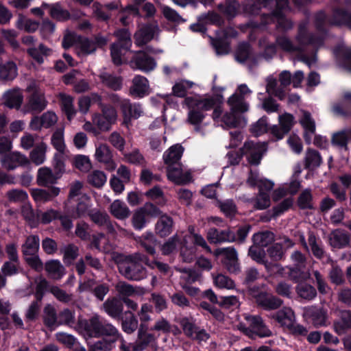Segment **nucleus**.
Returning a JSON list of instances; mask_svg holds the SVG:
<instances>
[{
  "label": "nucleus",
  "mask_w": 351,
  "mask_h": 351,
  "mask_svg": "<svg viewBox=\"0 0 351 351\" xmlns=\"http://www.w3.org/2000/svg\"><path fill=\"white\" fill-rule=\"evenodd\" d=\"M184 103L189 109L187 121L195 126L202 122L206 111L215 106V99L211 97H189L184 99Z\"/></svg>",
  "instance_id": "nucleus-1"
},
{
  "label": "nucleus",
  "mask_w": 351,
  "mask_h": 351,
  "mask_svg": "<svg viewBox=\"0 0 351 351\" xmlns=\"http://www.w3.org/2000/svg\"><path fill=\"white\" fill-rule=\"evenodd\" d=\"M141 263L148 265V259L144 255L136 253L127 257L125 261L119 263V269L125 278L140 280L145 276V271Z\"/></svg>",
  "instance_id": "nucleus-2"
},
{
  "label": "nucleus",
  "mask_w": 351,
  "mask_h": 351,
  "mask_svg": "<svg viewBox=\"0 0 351 351\" xmlns=\"http://www.w3.org/2000/svg\"><path fill=\"white\" fill-rule=\"evenodd\" d=\"M250 185H256L259 189V193L253 200V205L256 209L263 210L270 206L271 201L269 192L274 188V182L271 180L261 178L257 173H250L247 179Z\"/></svg>",
  "instance_id": "nucleus-3"
},
{
  "label": "nucleus",
  "mask_w": 351,
  "mask_h": 351,
  "mask_svg": "<svg viewBox=\"0 0 351 351\" xmlns=\"http://www.w3.org/2000/svg\"><path fill=\"white\" fill-rule=\"evenodd\" d=\"M80 326L84 329V332L88 337H97L106 335L111 337V342H114L119 337L118 330L110 324H103L100 322L97 315L93 316L89 322L82 320Z\"/></svg>",
  "instance_id": "nucleus-4"
},
{
  "label": "nucleus",
  "mask_w": 351,
  "mask_h": 351,
  "mask_svg": "<svg viewBox=\"0 0 351 351\" xmlns=\"http://www.w3.org/2000/svg\"><path fill=\"white\" fill-rule=\"evenodd\" d=\"M108 99L112 104L120 107L123 124L125 125H128L132 119H137L143 114V110L141 104H132L129 99L121 98L117 94H110Z\"/></svg>",
  "instance_id": "nucleus-5"
},
{
  "label": "nucleus",
  "mask_w": 351,
  "mask_h": 351,
  "mask_svg": "<svg viewBox=\"0 0 351 351\" xmlns=\"http://www.w3.org/2000/svg\"><path fill=\"white\" fill-rule=\"evenodd\" d=\"M26 91L29 93V95L23 110L25 113L41 112L46 108L47 101L38 82L31 81L26 88Z\"/></svg>",
  "instance_id": "nucleus-6"
},
{
  "label": "nucleus",
  "mask_w": 351,
  "mask_h": 351,
  "mask_svg": "<svg viewBox=\"0 0 351 351\" xmlns=\"http://www.w3.org/2000/svg\"><path fill=\"white\" fill-rule=\"evenodd\" d=\"M245 319L250 324V328H246L243 324H238L236 327L251 339L256 337H269L271 332L263 324L262 319L258 316H247Z\"/></svg>",
  "instance_id": "nucleus-7"
},
{
  "label": "nucleus",
  "mask_w": 351,
  "mask_h": 351,
  "mask_svg": "<svg viewBox=\"0 0 351 351\" xmlns=\"http://www.w3.org/2000/svg\"><path fill=\"white\" fill-rule=\"evenodd\" d=\"M251 93V90L246 84L239 85L235 93L228 99L230 109L235 112H247L249 110V104L244 101V98Z\"/></svg>",
  "instance_id": "nucleus-8"
},
{
  "label": "nucleus",
  "mask_w": 351,
  "mask_h": 351,
  "mask_svg": "<svg viewBox=\"0 0 351 351\" xmlns=\"http://www.w3.org/2000/svg\"><path fill=\"white\" fill-rule=\"evenodd\" d=\"M116 36L118 38V43L113 44L111 47V56L112 61L116 64H121V51L119 46L123 49H129L132 46V41L130 34L126 29L119 30L116 32Z\"/></svg>",
  "instance_id": "nucleus-9"
},
{
  "label": "nucleus",
  "mask_w": 351,
  "mask_h": 351,
  "mask_svg": "<svg viewBox=\"0 0 351 351\" xmlns=\"http://www.w3.org/2000/svg\"><path fill=\"white\" fill-rule=\"evenodd\" d=\"M267 150L265 143H254L247 141L245 143L242 152L246 156L247 160L251 164L258 165L264 152Z\"/></svg>",
  "instance_id": "nucleus-10"
},
{
  "label": "nucleus",
  "mask_w": 351,
  "mask_h": 351,
  "mask_svg": "<svg viewBox=\"0 0 351 351\" xmlns=\"http://www.w3.org/2000/svg\"><path fill=\"white\" fill-rule=\"evenodd\" d=\"M94 156L97 161L105 165L106 170L112 171L116 169L117 164L112 159V151L106 144L96 145Z\"/></svg>",
  "instance_id": "nucleus-11"
},
{
  "label": "nucleus",
  "mask_w": 351,
  "mask_h": 351,
  "mask_svg": "<svg viewBox=\"0 0 351 351\" xmlns=\"http://www.w3.org/2000/svg\"><path fill=\"white\" fill-rule=\"evenodd\" d=\"M167 175L168 179L176 184H185L191 180V173L184 169L180 163L167 166Z\"/></svg>",
  "instance_id": "nucleus-12"
},
{
  "label": "nucleus",
  "mask_w": 351,
  "mask_h": 351,
  "mask_svg": "<svg viewBox=\"0 0 351 351\" xmlns=\"http://www.w3.org/2000/svg\"><path fill=\"white\" fill-rule=\"evenodd\" d=\"M58 121L57 115L52 111H47L41 116L34 117L29 123V128L34 131L41 130L43 128H50Z\"/></svg>",
  "instance_id": "nucleus-13"
},
{
  "label": "nucleus",
  "mask_w": 351,
  "mask_h": 351,
  "mask_svg": "<svg viewBox=\"0 0 351 351\" xmlns=\"http://www.w3.org/2000/svg\"><path fill=\"white\" fill-rule=\"evenodd\" d=\"M23 94L21 89L14 88L3 93L1 100L2 104L10 109L21 108L23 103Z\"/></svg>",
  "instance_id": "nucleus-14"
},
{
  "label": "nucleus",
  "mask_w": 351,
  "mask_h": 351,
  "mask_svg": "<svg viewBox=\"0 0 351 351\" xmlns=\"http://www.w3.org/2000/svg\"><path fill=\"white\" fill-rule=\"evenodd\" d=\"M304 317L311 321L315 327L326 325L328 319L327 311L322 308L310 306L304 308Z\"/></svg>",
  "instance_id": "nucleus-15"
},
{
  "label": "nucleus",
  "mask_w": 351,
  "mask_h": 351,
  "mask_svg": "<svg viewBox=\"0 0 351 351\" xmlns=\"http://www.w3.org/2000/svg\"><path fill=\"white\" fill-rule=\"evenodd\" d=\"M221 113L222 110L220 106H215L213 113V119L215 121H219L220 120L225 125L229 128H234L241 125V117L236 115V113H241V112L232 111L230 109V112H226L221 118H220Z\"/></svg>",
  "instance_id": "nucleus-16"
},
{
  "label": "nucleus",
  "mask_w": 351,
  "mask_h": 351,
  "mask_svg": "<svg viewBox=\"0 0 351 351\" xmlns=\"http://www.w3.org/2000/svg\"><path fill=\"white\" fill-rule=\"evenodd\" d=\"M291 259L296 267L290 269V276L297 281L308 278L310 276L309 272L302 271V267L305 261L302 253L298 251L294 252L291 255Z\"/></svg>",
  "instance_id": "nucleus-17"
},
{
  "label": "nucleus",
  "mask_w": 351,
  "mask_h": 351,
  "mask_svg": "<svg viewBox=\"0 0 351 351\" xmlns=\"http://www.w3.org/2000/svg\"><path fill=\"white\" fill-rule=\"evenodd\" d=\"M156 65L154 60L143 52L137 53L134 60L131 61V66L133 68L145 72L153 70Z\"/></svg>",
  "instance_id": "nucleus-18"
},
{
  "label": "nucleus",
  "mask_w": 351,
  "mask_h": 351,
  "mask_svg": "<svg viewBox=\"0 0 351 351\" xmlns=\"http://www.w3.org/2000/svg\"><path fill=\"white\" fill-rule=\"evenodd\" d=\"M149 86L146 77L136 75L132 80V85L130 89V94L136 97H143L149 94Z\"/></svg>",
  "instance_id": "nucleus-19"
},
{
  "label": "nucleus",
  "mask_w": 351,
  "mask_h": 351,
  "mask_svg": "<svg viewBox=\"0 0 351 351\" xmlns=\"http://www.w3.org/2000/svg\"><path fill=\"white\" fill-rule=\"evenodd\" d=\"M158 32V27L157 25H147L143 26L136 34H135V43L138 46H141L146 44L152 39H153L154 35Z\"/></svg>",
  "instance_id": "nucleus-20"
},
{
  "label": "nucleus",
  "mask_w": 351,
  "mask_h": 351,
  "mask_svg": "<svg viewBox=\"0 0 351 351\" xmlns=\"http://www.w3.org/2000/svg\"><path fill=\"white\" fill-rule=\"evenodd\" d=\"M60 193V189L51 187L47 190L34 189L31 191V195L34 199L38 204H43L51 200L53 197L58 196Z\"/></svg>",
  "instance_id": "nucleus-21"
},
{
  "label": "nucleus",
  "mask_w": 351,
  "mask_h": 351,
  "mask_svg": "<svg viewBox=\"0 0 351 351\" xmlns=\"http://www.w3.org/2000/svg\"><path fill=\"white\" fill-rule=\"evenodd\" d=\"M184 152V148L179 144L174 145L169 147L163 154V160L167 166L180 164L179 161Z\"/></svg>",
  "instance_id": "nucleus-22"
},
{
  "label": "nucleus",
  "mask_w": 351,
  "mask_h": 351,
  "mask_svg": "<svg viewBox=\"0 0 351 351\" xmlns=\"http://www.w3.org/2000/svg\"><path fill=\"white\" fill-rule=\"evenodd\" d=\"M207 239L213 243L235 241V237L231 231L228 230L219 231L215 228H210L208 231Z\"/></svg>",
  "instance_id": "nucleus-23"
},
{
  "label": "nucleus",
  "mask_w": 351,
  "mask_h": 351,
  "mask_svg": "<svg viewBox=\"0 0 351 351\" xmlns=\"http://www.w3.org/2000/svg\"><path fill=\"white\" fill-rule=\"evenodd\" d=\"M27 162V158L19 152L10 153L3 156L1 158L2 165L8 169H13Z\"/></svg>",
  "instance_id": "nucleus-24"
},
{
  "label": "nucleus",
  "mask_w": 351,
  "mask_h": 351,
  "mask_svg": "<svg viewBox=\"0 0 351 351\" xmlns=\"http://www.w3.org/2000/svg\"><path fill=\"white\" fill-rule=\"evenodd\" d=\"M300 123L304 129V138L307 143H310L311 135L315 133V123L311 114L305 110H301Z\"/></svg>",
  "instance_id": "nucleus-25"
},
{
  "label": "nucleus",
  "mask_w": 351,
  "mask_h": 351,
  "mask_svg": "<svg viewBox=\"0 0 351 351\" xmlns=\"http://www.w3.org/2000/svg\"><path fill=\"white\" fill-rule=\"evenodd\" d=\"M296 41L298 43H302L304 42V37L303 35L300 34L297 38ZM276 43L278 46L282 50L287 52H293L300 51L302 49V45L301 44L296 45L293 44L287 37L285 36H282L278 37L276 39Z\"/></svg>",
  "instance_id": "nucleus-26"
},
{
  "label": "nucleus",
  "mask_w": 351,
  "mask_h": 351,
  "mask_svg": "<svg viewBox=\"0 0 351 351\" xmlns=\"http://www.w3.org/2000/svg\"><path fill=\"white\" fill-rule=\"evenodd\" d=\"M60 177L58 173H53L48 167H41L38 171L37 182L39 185L47 186L54 184Z\"/></svg>",
  "instance_id": "nucleus-27"
},
{
  "label": "nucleus",
  "mask_w": 351,
  "mask_h": 351,
  "mask_svg": "<svg viewBox=\"0 0 351 351\" xmlns=\"http://www.w3.org/2000/svg\"><path fill=\"white\" fill-rule=\"evenodd\" d=\"M277 322L284 327L291 329L295 324V315L290 308H283L275 315Z\"/></svg>",
  "instance_id": "nucleus-28"
},
{
  "label": "nucleus",
  "mask_w": 351,
  "mask_h": 351,
  "mask_svg": "<svg viewBox=\"0 0 351 351\" xmlns=\"http://www.w3.org/2000/svg\"><path fill=\"white\" fill-rule=\"evenodd\" d=\"M147 327L141 324L138 330V341L133 346L134 351H138L144 349L149 343L155 340L153 335L147 332Z\"/></svg>",
  "instance_id": "nucleus-29"
},
{
  "label": "nucleus",
  "mask_w": 351,
  "mask_h": 351,
  "mask_svg": "<svg viewBox=\"0 0 351 351\" xmlns=\"http://www.w3.org/2000/svg\"><path fill=\"white\" fill-rule=\"evenodd\" d=\"M92 98L95 101H98V105L100 106L105 119H107L111 125L114 124L118 117L116 109L112 106L104 105L101 102V97L96 93L92 94Z\"/></svg>",
  "instance_id": "nucleus-30"
},
{
  "label": "nucleus",
  "mask_w": 351,
  "mask_h": 351,
  "mask_svg": "<svg viewBox=\"0 0 351 351\" xmlns=\"http://www.w3.org/2000/svg\"><path fill=\"white\" fill-rule=\"evenodd\" d=\"M188 243L186 235L183 236L180 247V256L183 262L191 263L196 256V248L195 246H189Z\"/></svg>",
  "instance_id": "nucleus-31"
},
{
  "label": "nucleus",
  "mask_w": 351,
  "mask_h": 351,
  "mask_svg": "<svg viewBox=\"0 0 351 351\" xmlns=\"http://www.w3.org/2000/svg\"><path fill=\"white\" fill-rule=\"evenodd\" d=\"M256 301L258 305L268 310L276 309L282 303L281 300L267 293H261Z\"/></svg>",
  "instance_id": "nucleus-32"
},
{
  "label": "nucleus",
  "mask_w": 351,
  "mask_h": 351,
  "mask_svg": "<svg viewBox=\"0 0 351 351\" xmlns=\"http://www.w3.org/2000/svg\"><path fill=\"white\" fill-rule=\"evenodd\" d=\"M110 211L114 217L119 219L128 217L130 213L126 204L119 199L114 200L112 203Z\"/></svg>",
  "instance_id": "nucleus-33"
},
{
  "label": "nucleus",
  "mask_w": 351,
  "mask_h": 351,
  "mask_svg": "<svg viewBox=\"0 0 351 351\" xmlns=\"http://www.w3.org/2000/svg\"><path fill=\"white\" fill-rule=\"evenodd\" d=\"M45 270L53 279H60L64 275V268L59 261L51 260L45 263Z\"/></svg>",
  "instance_id": "nucleus-34"
},
{
  "label": "nucleus",
  "mask_w": 351,
  "mask_h": 351,
  "mask_svg": "<svg viewBox=\"0 0 351 351\" xmlns=\"http://www.w3.org/2000/svg\"><path fill=\"white\" fill-rule=\"evenodd\" d=\"M97 47L93 41L86 38L80 39L75 45L76 53L79 56H84L95 51Z\"/></svg>",
  "instance_id": "nucleus-35"
},
{
  "label": "nucleus",
  "mask_w": 351,
  "mask_h": 351,
  "mask_svg": "<svg viewBox=\"0 0 351 351\" xmlns=\"http://www.w3.org/2000/svg\"><path fill=\"white\" fill-rule=\"evenodd\" d=\"M40 246V240L38 236L31 235L28 237L22 245V252L24 256L37 254Z\"/></svg>",
  "instance_id": "nucleus-36"
},
{
  "label": "nucleus",
  "mask_w": 351,
  "mask_h": 351,
  "mask_svg": "<svg viewBox=\"0 0 351 351\" xmlns=\"http://www.w3.org/2000/svg\"><path fill=\"white\" fill-rule=\"evenodd\" d=\"M173 221L171 217L162 216L156 225V232L160 237L169 235L172 230Z\"/></svg>",
  "instance_id": "nucleus-37"
},
{
  "label": "nucleus",
  "mask_w": 351,
  "mask_h": 351,
  "mask_svg": "<svg viewBox=\"0 0 351 351\" xmlns=\"http://www.w3.org/2000/svg\"><path fill=\"white\" fill-rule=\"evenodd\" d=\"M47 144L43 142L38 143L30 153V159L37 165L44 162L45 160V153L47 151Z\"/></svg>",
  "instance_id": "nucleus-38"
},
{
  "label": "nucleus",
  "mask_w": 351,
  "mask_h": 351,
  "mask_svg": "<svg viewBox=\"0 0 351 351\" xmlns=\"http://www.w3.org/2000/svg\"><path fill=\"white\" fill-rule=\"evenodd\" d=\"M349 241L348 234L341 230H335L330 236V243L333 247H343L349 243Z\"/></svg>",
  "instance_id": "nucleus-39"
},
{
  "label": "nucleus",
  "mask_w": 351,
  "mask_h": 351,
  "mask_svg": "<svg viewBox=\"0 0 351 351\" xmlns=\"http://www.w3.org/2000/svg\"><path fill=\"white\" fill-rule=\"evenodd\" d=\"M116 289L117 291L123 296L141 295L144 294L145 290L140 287H134L123 282H119Z\"/></svg>",
  "instance_id": "nucleus-40"
},
{
  "label": "nucleus",
  "mask_w": 351,
  "mask_h": 351,
  "mask_svg": "<svg viewBox=\"0 0 351 351\" xmlns=\"http://www.w3.org/2000/svg\"><path fill=\"white\" fill-rule=\"evenodd\" d=\"M104 311L111 317H119L123 311L121 303L115 298L108 300L104 303Z\"/></svg>",
  "instance_id": "nucleus-41"
},
{
  "label": "nucleus",
  "mask_w": 351,
  "mask_h": 351,
  "mask_svg": "<svg viewBox=\"0 0 351 351\" xmlns=\"http://www.w3.org/2000/svg\"><path fill=\"white\" fill-rule=\"evenodd\" d=\"M183 236L176 234L166 241L161 247L163 254L168 255L174 252L177 247H180Z\"/></svg>",
  "instance_id": "nucleus-42"
},
{
  "label": "nucleus",
  "mask_w": 351,
  "mask_h": 351,
  "mask_svg": "<svg viewBox=\"0 0 351 351\" xmlns=\"http://www.w3.org/2000/svg\"><path fill=\"white\" fill-rule=\"evenodd\" d=\"M59 97L61 99L62 109L66 113L67 119L71 120L76 113V110L73 104V97L64 93H60Z\"/></svg>",
  "instance_id": "nucleus-43"
},
{
  "label": "nucleus",
  "mask_w": 351,
  "mask_h": 351,
  "mask_svg": "<svg viewBox=\"0 0 351 351\" xmlns=\"http://www.w3.org/2000/svg\"><path fill=\"white\" fill-rule=\"evenodd\" d=\"M16 75L17 69L14 62H8L0 68V78L4 81L13 80Z\"/></svg>",
  "instance_id": "nucleus-44"
},
{
  "label": "nucleus",
  "mask_w": 351,
  "mask_h": 351,
  "mask_svg": "<svg viewBox=\"0 0 351 351\" xmlns=\"http://www.w3.org/2000/svg\"><path fill=\"white\" fill-rule=\"evenodd\" d=\"M51 144L58 152H65L66 145L64 138V130L58 129L51 136Z\"/></svg>",
  "instance_id": "nucleus-45"
},
{
  "label": "nucleus",
  "mask_w": 351,
  "mask_h": 351,
  "mask_svg": "<svg viewBox=\"0 0 351 351\" xmlns=\"http://www.w3.org/2000/svg\"><path fill=\"white\" fill-rule=\"evenodd\" d=\"M16 26L20 29L33 32L38 28L39 25L37 22L28 19L20 14L16 21Z\"/></svg>",
  "instance_id": "nucleus-46"
},
{
  "label": "nucleus",
  "mask_w": 351,
  "mask_h": 351,
  "mask_svg": "<svg viewBox=\"0 0 351 351\" xmlns=\"http://www.w3.org/2000/svg\"><path fill=\"white\" fill-rule=\"evenodd\" d=\"M89 215L94 223L99 226L106 225L109 232H112L114 231L112 226L109 223V217L106 213L95 211Z\"/></svg>",
  "instance_id": "nucleus-47"
},
{
  "label": "nucleus",
  "mask_w": 351,
  "mask_h": 351,
  "mask_svg": "<svg viewBox=\"0 0 351 351\" xmlns=\"http://www.w3.org/2000/svg\"><path fill=\"white\" fill-rule=\"evenodd\" d=\"M274 241V234L270 232L255 234L253 236L254 245L266 247Z\"/></svg>",
  "instance_id": "nucleus-48"
},
{
  "label": "nucleus",
  "mask_w": 351,
  "mask_h": 351,
  "mask_svg": "<svg viewBox=\"0 0 351 351\" xmlns=\"http://www.w3.org/2000/svg\"><path fill=\"white\" fill-rule=\"evenodd\" d=\"M102 82L108 87L118 90L121 89L122 86L121 79L117 77L112 76L108 73H102L100 75Z\"/></svg>",
  "instance_id": "nucleus-49"
},
{
  "label": "nucleus",
  "mask_w": 351,
  "mask_h": 351,
  "mask_svg": "<svg viewBox=\"0 0 351 351\" xmlns=\"http://www.w3.org/2000/svg\"><path fill=\"white\" fill-rule=\"evenodd\" d=\"M194 83L188 80H181L176 82L172 88L174 95L183 97L186 95L188 89L193 86Z\"/></svg>",
  "instance_id": "nucleus-50"
},
{
  "label": "nucleus",
  "mask_w": 351,
  "mask_h": 351,
  "mask_svg": "<svg viewBox=\"0 0 351 351\" xmlns=\"http://www.w3.org/2000/svg\"><path fill=\"white\" fill-rule=\"evenodd\" d=\"M29 54L38 63L43 62V56H49L51 53L50 49L43 45H40L38 48H30L28 49Z\"/></svg>",
  "instance_id": "nucleus-51"
},
{
  "label": "nucleus",
  "mask_w": 351,
  "mask_h": 351,
  "mask_svg": "<svg viewBox=\"0 0 351 351\" xmlns=\"http://www.w3.org/2000/svg\"><path fill=\"white\" fill-rule=\"evenodd\" d=\"M297 292L298 295L305 300L313 299L317 293L313 287L306 284H300L297 287Z\"/></svg>",
  "instance_id": "nucleus-52"
},
{
  "label": "nucleus",
  "mask_w": 351,
  "mask_h": 351,
  "mask_svg": "<svg viewBox=\"0 0 351 351\" xmlns=\"http://www.w3.org/2000/svg\"><path fill=\"white\" fill-rule=\"evenodd\" d=\"M145 195L149 199L163 204L166 202L164 193L159 186H154L145 193Z\"/></svg>",
  "instance_id": "nucleus-53"
},
{
  "label": "nucleus",
  "mask_w": 351,
  "mask_h": 351,
  "mask_svg": "<svg viewBox=\"0 0 351 351\" xmlns=\"http://www.w3.org/2000/svg\"><path fill=\"white\" fill-rule=\"evenodd\" d=\"M351 138V131H340L333 134L332 142L334 145L346 148L348 141Z\"/></svg>",
  "instance_id": "nucleus-54"
},
{
  "label": "nucleus",
  "mask_w": 351,
  "mask_h": 351,
  "mask_svg": "<svg viewBox=\"0 0 351 351\" xmlns=\"http://www.w3.org/2000/svg\"><path fill=\"white\" fill-rule=\"evenodd\" d=\"M107 177L101 171H94L89 174L88 180L90 184L96 186L101 187L106 182Z\"/></svg>",
  "instance_id": "nucleus-55"
},
{
  "label": "nucleus",
  "mask_w": 351,
  "mask_h": 351,
  "mask_svg": "<svg viewBox=\"0 0 351 351\" xmlns=\"http://www.w3.org/2000/svg\"><path fill=\"white\" fill-rule=\"evenodd\" d=\"M305 162L308 167H316L320 165L322 158L317 152L308 149L306 154Z\"/></svg>",
  "instance_id": "nucleus-56"
},
{
  "label": "nucleus",
  "mask_w": 351,
  "mask_h": 351,
  "mask_svg": "<svg viewBox=\"0 0 351 351\" xmlns=\"http://www.w3.org/2000/svg\"><path fill=\"white\" fill-rule=\"evenodd\" d=\"M92 121L97 126L99 131H108L112 125L103 114L98 113L93 114Z\"/></svg>",
  "instance_id": "nucleus-57"
},
{
  "label": "nucleus",
  "mask_w": 351,
  "mask_h": 351,
  "mask_svg": "<svg viewBox=\"0 0 351 351\" xmlns=\"http://www.w3.org/2000/svg\"><path fill=\"white\" fill-rule=\"evenodd\" d=\"M49 13L53 19L57 20H66L69 19V14L63 10L58 4L49 5Z\"/></svg>",
  "instance_id": "nucleus-58"
},
{
  "label": "nucleus",
  "mask_w": 351,
  "mask_h": 351,
  "mask_svg": "<svg viewBox=\"0 0 351 351\" xmlns=\"http://www.w3.org/2000/svg\"><path fill=\"white\" fill-rule=\"evenodd\" d=\"M277 82L276 80L273 77H268L267 79V87L266 90L269 95L278 97L280 99H282L284 97V93L281 88H276Z\"/></svg>",
  "instance_id": "nucleus-59"
},
{
  "label": "nucleus",
  "mask_w": 351,
  "mask_h": 351,
  "mask_svg": "<svg viewBox=\"0 0 351 351\" xmlns=\"http://www.w3.org/2000/svg\"><path fill=\"white\" fill-rule=\"evenodd\" d=\"M126 317L123 321V330L127 333H131L137 328L138 321L131 313H126Z\"/></svg>",
  "instance_id": "nucleus-60"
},
{
  "label": "nucleus",
  "mask_w": 351,
  "mask_h": 351,
  "mask_svg": "<svg viewBox=\"0 0 351 351\" xmlns=\"http://www.w3.org/2000/svg\"><path fill=\"white\" fill-rule=\"evenodd\" d=\"M214 284L216 287L220 289H233L234 287L233 281L228 277L218 274L216 276H213Z\"/></svg>",
  "instance_id": "nucleus-61"
},
{
  "label": "nucleus",
  "mask_w": 351,
  "mask_h": 351,
  "mask_svg": "<svg viewBox=\"0 0 351 351\" xmlns=\"http://www.w3.org/2000/svg\"><path fill=\"white\" fill-rule=\"evenodd\" d=\"M44 321L46 325L52 327L57 322L55 308L51 305H47L44 309Z\"/></svg>",
  "instance_id": "nucleus-62"
},
{
  "label": "nucleus",
  "mask_w": 351,
  "mask_h": 351,
  "mask_svg": "<svg viewBox=\"0 0 351 351\" xmlns=\"http://www.w3.org/2000/svg\"><path fill=\"white\" fill-rule=\"evenodd\" d=\"M74 165L76 168L82 171H88L91 168V162L88 156L85 155H77L74 158Z\"/></svg>",
  "instance_id": "nucleus-63"
},
{
  "label": "nucleus",
  "mask_w": 351,
  "mask_h": 351,
  "mask_svg": "<svg viewBox=\"0 0 351 351\" xmlns=\"http://www.w3.org/2000/svg\"><path fill=\"white\" fill-rule=\"evenodd\" d=\"M252 56L251 48L247 44H242L239 47L236 53V58L237 61L245 62L250 60Z\"/></svg>",
  "instance_id": "nucleus-64"
}]
</instances>
